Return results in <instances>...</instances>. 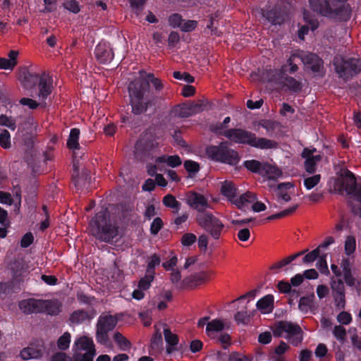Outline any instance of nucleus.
Segmentation results:
<instances>
[{
    "label": "nucleus",
    "mask_w": 361,
    "mask_h": 361,
    "mask_svg": "<svg viewBox=\"0 0 361 361\" xmlns=\"http://www.w3.org/2000/svg\"><path fill=\"white\" fill-rule=\"evenodd\" d=\"M150 83L152 85L155 93L159 94L163 90L162 81L155 78L153 73L147 74L146 79L140 82H130L128 90L130 98L132 113L135 115H140L152 106H156L161 99L159 95H155L150 90Z\"/></svg>",
    "instance_id": "1"
},
{
    "label": "nucleus",
    "mask_w": 361,
    "mask_h": 361,
    "mask_svg": "<svg viewBox=\"0 0 361 361\" xmlns=\"http://www.w3.org/2000/svg\"><path fill=\"white\" fill-rule=\"evenodd\" d=\"M348 0H309L310 8L327 18L347 22L352 16V7Z\"/></svg>",
    "instance_id": "2"
},
{
    "label": "nucleus",
    "mask_w": 361,
    "mask_h": 361,
    "mask_svg": "<svg viewBox=\"0 0 361 361\" xmlns=\"http://www.w3.org/2000/svg\"><path fill=\"white\" fill-rule=\"evenodd\" d=\"M92 235L98 240L111 243L118 234V226L111 222L108 209L98 212L90 221Z\"/></svg>",
    "instance_id": "3"
},
{
    "label": "nucleus",
    "mask_w": 361,
    "mask_h": 361,
    "mask_svg": "<svg viewBox=\"0 0 361 361\" xmlns=\"http://www.w3.org/2000/svg\"><path fill=\"white\" fill-rule=\"evenodd\" d=\"M207 157L214 162L236 166L241 159L239 153L229 147L227 141L221 142L218 145H208L205 149Z\"/></svg>",
    "instance_id": "4"
},
{
    "label": "nucleus",
    "mask_w": 361,
    "mask_h": 361,
    "mask_svg": "<svg viewBox=\"0 0 361 361\" xmlns=\"http://www.w3.org/2000/svg\"><path fill=\"white\" fill-rule=\"evenodd\" d=\"M341 188L357 202L352 205L351 212L361 219V184H357L355 175L348 169L341 173Z\"/></svg>",
    "instance_id": "5"
},
{
    "label": "nucleus",
    "mask_w": 361,
    "mask_h": 361,
    "mask_svg": "<svg viewBox=\"0 0 361 361\" xmlns=\"http://www.w3.org/2000/svg\"><path fill=\"white\" fill-rule=\"evenodd\" d=\"M197 224L207 231L214 240L219 239L224 224L212 212L200 213L196 216Z\"/></svg>",
    "instance_id": "6"
},
{
    "label": "nucleus",
    "mask_w": 361,
    "mask_h": 361,
    "mask_svg": "<svg viewBox=\"0 0 361 361\" xmlns=\"http://www.w3.org/2000/svg\"><path fill=\"white\" fill-rule=\"evenodd\" d=\"M117 322L118 320L115 316L100 315L97 323V341L102 345H106L109 341L108 334L115 328Z\"/></svg>",
    "instance_id": "7"
},
{
    "label": "nucleus",
    "mask_w": 361,
    "mask_h": 361,
    "mask_svg": "<svg viewBox=\"0 0 361 361\" xmlns=\"http://www.w3.org/2000/svg\"><path fill=\"white\" fill-rule=\"evenodd\" d=\"M336 73L339 77L348 80L361 73V59L350 58L343 60L341 63L335 65Z\"/></svg>",
    "instance_id": "8"
},
{
    "label": "nucleus",
    "mask_w": 361,
    "mask_h": 361,
    "mask_svg": "<svg viewBox=\"0 0 361 361\" xmlns=\"http://www.w3.org/2000/svg\"><path fill=\"white\" fill-rule=\"evenodd\" d=\"M273 334L275 337H281L283 333H286V338H290L291 335L302 333L300 326L288 321H279L272 327Z\"/></svg>",
    "instance_id": "9"
},
{
    "label": "nucleus",
    "mask_w": 361,
    "mask_h": 361,
    "mask_svg": "<svg viewBox=\"0 0 361 361\" xmlns=\"http://www.w3.org/2000/svg\"><path fill=\"white\" fill-rule=\"evenodd\" d=\"M186 202L192 208L197 211V214L207 212L209 207L207 199L200 193L195 191L189 192L186 195Z\"/></svg>",
    "instance_id": "10"
},
{
    "label": "nucleus",
    "mask_w": 361,
    "mask_h": 361,
    "mask_svg": "<svg viewBox=\"0 0 361 361\" xmlns=\"http://www.w3.org/2000/svg\"><path fill=\"white\" fill-rule=\"evenodd\" d=\"M94 54L97 61L102 64L110 63L114 57L110 44L105 41H101L96 46Z\"/></svg>",
    "instance_id": "11"
},
{
    "label": "nucleus",
    "mask_w": 361,
    "mask_h": 361,
    "mask_svg": "<svg viewBox=\"0 0 361 361\" xmlns=\"http://www.w3.org/2000/svg\"><path fill=\"white\" fill-rule=\"evenodd\" d=\"M38 73L30 72L27 66H20L18 69V79L25 89H32L39 80Z\"/></svg>",
    "instance_id": "12"
},
{
    "label": "nucleus",
    "mask_w": 361,
    "mask_h": 361,
    "mask_svg": "<svg viewBox=\"0 0 361 361\" xmlns=\"http://www.w3.org/2000/svg\"><path fill=\"white\" fill-rule=\"evenodd\" d=\"M227 134L228 139L231 141L237 144L250 146L255 133L241 128H231L228 129Z\"/></svg>",
    "instance_id": "13"
},
{
    "label": "nucleus",
    "mask_w": 361,
    "mask_h": 361,
    "mask_svg": "<svg viewBox=\"0 0 361 361\" xmlns=\"http://www.w3.org/2000/svg\"><path fill=\"white\" fill-rule=\"evenodd\" d=\"M305 51L300 49L291 53L286 63L282 66V71L290 74L296 73L298 71V64L305 62Z\"/></svg>",
    "instance_id": "14"
},
{
    "label": "nucleus",
    "mask_w": 361,
    "mask_h": 361,
    "mask_svg": "<svg viewBox=\"0 0 361 361\" xmlns=\"http://www.w3.org/2000/svg\"><path fill=\"white\" fill-rule=\"evenodd\" d=\"M43 299L33 298L23 299L19 301L18 307L25 314L42 313Z\"/></svg>",
    "instance_id": "15"
},
{
    "label": "nucleus",
    "mask_w": 361,
    "mask_h": 361,
    "mask_svg": "<svg viewBox=\"0 0 361 361\" xmlns=\"http://www.w3.org/2000/svg\"><path fill=\"white\" fill-rule=\"evenodd\" d=\"M304 59L303 65L305 68L310 69L316 75H320L323 72L324 61L317 54L305 51Z\"/></svg>",
    "instance_id": "16"
},
{
    "label": "nucleus",
    "mask_w": 361,
    "mask_h": 361,
    "mask_svg": "<svg viewBox=\"0 0 361 361\" xmlns=\"http://www.w3.org/2000/svg\"><path fill=\"white\" fill-rule=\"evenodd\" d=\"M90 172L87 169H83L81 172L75 164H73V171L72 173V183L76 190H82L83 188L90 185Z\"/></svg>",
    "instance_id": "17"
},
{
    "label": "nucleus",
    "mask_w": 361,
    "mask_h": 361,
    "mask_svg": "<svg viewBox=\"0 0 361 361\" xmlns=\"http://www.w3.org/2000/svg\"><path fill=\"white\" fill-rule=\"evenodd\" d=\"M52 79L49 75L42 73L38 81V94L39 101L47 103L46 100L52 92Z\"/></svg>",
    "instance_id": "18"
},
{
    "label": "nucleus",
    "mask_w": 361,
    "mask_h": 361,
    "mask_svg": "<svg viewBox=\"0 0 361 361\" xmlns=\"http://www.w3.org/2000/svg\"><path fill=\"white\" fill-rule=\"evenodd\" d=\"M262 16L272 25H281L285 21V15L279 6H274L271 8L263 11Z\"/></svg>",
    "instance_id": "19"
},
{
    "label": "nucleus",
    "mask_w": 361,
    "mask_h": 361,
    "mask_svg": "<svg viewBox=\"0 0 361 361\" xmlns=\"http://www.w3.org/2000/svg\"><path fill=\"white\" fill-rule=\"evenodd\" d=\"M96 314L95 310L92 308L90 311H85L84 310H77L73 311L70 317L69 322L73 324H80L87 320H90Z\"/></svg>",
    "instance_id": "20"
},
{
    "label": "nucleus",
    "mask_w": 361,
    "mask_h": 361,
    "mask_svg": "<svg viewBox=\"0 0 361 361\" xmlns=\"http://www.w3.org/2000/svg\"><path fill=\"white\" fill-rule=\"evenodd\" d=\"M164 335L165 341L168 345L166 347V353L168 354H171L174 351L180 350L181 345L178 347L179 342L178 335L173 334L171 331L168 328H165L164 329Z\"/></svg>",
    "instance_id": "21"
},
{
    "label": "nucleus",
    "mask_w": 361,
    "mask_h": 361,
    "mask_svg": "<svg viewBox=\"0 0 361 361\" xmlns=\"http://www.w3.org/2000/svg\"><path fill=\"white\" fill-rule=\"evenodd\" d=\"M20 288L16 279H13L6 282H0V298H5L13 293H18Z\"/></svg>",
    "instance_id": "22"
},
{
    "label": "nucleus",
    "mask_w": 361,
    "mask_h": 361,
    "mask_svg": "<svg viewBox=\"0 0 361 361\" xmlns=\"http://www.w3.org/2000/svg\"><path fill=\"white\" fill-rule=\"evenodd\" d=\"M274 296L271 294H268L257 302L256 307L262 314H269L272 312L274 310Z\"/></svg>",
    "instance_id": "23"
},
{
    "label": "nucleus",
    "mask_w": 361,
    "mask_h": 361,
    "mask_svg": "<svg viewBox=\"0 0 361 361\" xmlns=\"http://www.w3.org/2000/svg\"><path fill=\"white\" fill-rule=\"evenodd\" d=\"M42 313L56 316L61 312V304L57 300H43Z\"/></svg>",
    "instance_id": "24"
},
{
    "label": "nucleus",
    "mask_w": 361,
    "mask_h": 361,
    "mask_svg": "<svg viewBox=\"0 0 361 361\" xmlns=\"http://www.w3.org/2000/svg\"><path fill=\"white\" fill-rule=\"evenodd\" d=\"M277 145L278 144L276 141L264 137H257L255 134H254V138H252L250 145L251 147L261 149L276 148Z\"/></svg>",
    "instance_id": "25"
},
{
    "label": "nucleus",
    "mask_w": 361,
    "mask_h": 361,
    "mask_svg": "<svg viewBox=\"0 0 361 361\" xmlns=\"http://www.w3.org/2000/svg\"><path fill=\"white\" fill-rule=\"evenodd\" d=\"M221 193L227 197L229 201L233 202V200L237 195V188L231 181H224L221 187Z\"/></svg>",
    "instance_id": "26"
},
{
    "label": "nucleus",
    "mask_w": 361,
    "mask_h": 361,
    "mask_svg": "<svg viewBox=\"0 0 361 361\" xmlns=\"http://www.w3.org/2000/svg\"><path fill=\"white\" fill-rule=\"evenodd\" d=\"M43 355V350L41 348H35L32 346H29L23 348L20 353L23 360H27L30 359H38Z\"/></svg>",
    "instance_id": "27"
},
{
    "label": "nucleus",
    "mask_w": 361,
    "mask_h": 361,
    "mask_svg": "<svg viewBox=\"0 0 361 361\" xmlns=\"http://www.w3.org/2000/svg\"><path fill=\"white\" fill-rule=\"evenodd\" d=\"M155 162L157 164H166L172 168H176L182 164L181 159L178 155H162L158 157L156 159Z\"/></svg>",
    "instance_id": "28"
},
{
    "label": "nucleus",
    "mask_w": 361,
    "mask_h": 361,
    "mask_svg": "<svg viewBox=\"0 0 361 361\" xmlns=\"http://www.w3.org/2000/svg\"><path fill=\"white\" fill-rule=\"evenodd\" d=\"M257 196L255 194L247 192L241 195L238 198L234 200L233 203L240 209H243L246 207L247 203H252L257 200Z\"/></svg>",
    "instance_id": "29"
},
{
    "label": "nucleus",
    "mask_w": 361,
    "mask_h": 361,
    "mask_svg": "<svg viewBox=\"0 0 361 361\" xmlns=\"http://www.w3.org/2000/svg\"><path fill=\"white\" fill-rule=\"evenodd\" d=\"M283 78L284 79L283 86L287 87L289 91L298 93L302 90V85L300 81L297 80L291 76L286 75Z\"/></svg>",
    "instance_id": "30"
},
{
    "label": "nucleus",
    "mask_w": 361,
    "mask_h": 361,
    "mask_svg": "<svg viewBox=\"0 0 361 361\" xmlns=\"http://www.w3.org/2000/svg\"><path fill=\"white\" fill-rule=\"evenodd\" d=\"M305 251H302L294 255H290L288 257H286L281 261H279L274 264H273L270 267V269L274 271L276 273L279 272V271L286 265L289 264L292 262H293L296 258L299 256L303 255Z\"/></svg>",
    "instance_id": "31"
},
{
    "label": "nucleus",
    "mask_w": 361,
    "mask_h": 361,
    "mask_svg": "<svg viewBox=\"0 0 361 361\" xmlns=\"http://www.w3.org/2000/svg\"><path fill=\"white\" fill-rule=\"evenodd\" d=\"M343 279L346 285L349 287L354 288L357 295H361V278L355 277L353 274H345Z\"/></svg>",
    "instance_id": "32"
},
{
    "label": "nucleus",
    "mask_w": 361,
    "mask_h": 361,
    "mask_svg": "<svg viewBox=\"0 0 361 361\" xmlns=\"http://www.w3.org/2000/svg\"><path fill=\"white\" fill-rule=\"evenodd\" d=\"M224 329V323L220 319H213L207 323L206 332L209 336H212L214 333L219 332Z\"/></svg>",
    "instance_id": "33"
},
{
    "label": "nucleus",
    "mask_w": 361,
    "mask_h": 361,
    "mask_svg": "<svg viewBox=\"0 0 361 361\" xmlns=\"http://www.w3.org/2000/svg\"><path fill=\"white\" fill-rule=\"evenodd\" d=\"M74 345L77 349L85 351L95 349L92 339L85 336L75 341Z\"/></svg>",
    "instance_id": "34"
},
{
    "label": "nucleus",
    "mask_w": 361,
    "mask_h": 361,
    "mask_svg": "<svg viewBox=\"0 0 361 361\" xmlns=\"http://www.w3.org/2000/svg\"><path fill=\"white\" fill-rule=\"evenodd\" d=\"M80 137V130L78 128H72L71 130L68 140L67 147L70 149H78L80 147L78 142Z\"/></svg>",
    "instance_id": "35"
},
{
    "label": "nucleus",
    "mask_w": 361,
    "mask_h": 361,
    "mask_svg": "<svg viewBox=\"0 0 361 361\" xmlns=\"http://www.w3.org/2000/svg\"><path fill=\"white\" fill-rule=\"evenodd\" d=\"M163 204L169 208L173 209V213H178L180 209L181 203L178 202L173 195L168 194L164 197L162 200Z\"/></svg>",
    "instance_id": "36"
},
{
    "label": "nucleus",
    "mask_w": 361,
    "mask_h": 361,
    "mask_svg": "<svg viewBox=\"0 0 361 361\" xmlns=\"http://www.w3.org/2000/svg\"><path fill=\"white\" fill-rule=\"evenodd\" d=\"M243 166L252 173L262 174L264 164L259 161L251 159L245 161Z\"/></svg>",
    "instance_id": "37"
},
{
    "label": "nucleus",
    "mask_w": 361,
    "mask_h": 361,
    "mask_svg": "<svg viewBox=\"0 0 361 361\" xmlns=\"http://www.w3.org/2000/svg\"><path fill=\"white\" fill-rule=\"evenodd\" d=\"M114 339L120 350L127 351L131 347L130 342L123 336L120 332H116L114 335Z\"/></svg>",
    "instance_id": "38"
},
{
    "label": "nucleus",
    "mask_w": 361,
    "mask_h": 361,
    "mask_svg": "<svg viewBox=\"0 0 361 361\" xmlns=\"http://www.w3.org/2000/svg\"><path fill=\"white\" fill-rule=\"evenodd\" d=\"M322 159V156L319 154L312 157L311 158L305 159L304 166L305 171L310 174L315 173L317 170V163Z\"/></svg>",
    "instance_id": "39"
},
{
    "label": "nucleus",
    "mask_w": 361,
    "mask_h": 361,
    "mask_svg": "<svg viewBox=\"0 0 361 361\" xmlns=\"http://www.w3.org/2000/svg\"><path fill=\"white\" fill-rule=\"evenodd\" d=\"M262 174L267 175L269 179H275L281 176V171L269 164L264 163Z\"/></svg>",
    "instance_id": "40"
},
{
    "label": "nucleus",
    "mask_w": 361,
    "mask_h": 361,
    "mask_svg": "<svg viewBox=\"0 0 361 361\" xmlns=\"http://www.w3.org/2000/svg\"><path fill=\"white\" fill-rule=\"evenodd\" d=\"M292 187H293V185L290 183H279L277 185V190H278L277 197H278V198L281 199L286 202H289L291 200L290 196L286 192H284V190L290 189Z\"/></svg>",
    "instance_id": "41"
},
{
    "label": "nucleus",
    "mask_w": 361,
    "mask_h": 361,
    "mask_svg": "<svg viewBox=\"0 0 361 361\" xmlns=\"http://www.w3.org/2000/svg\"><path fill=\"white\" fill-rule=\"evenodd\" d=\"M20 104L23 106H27L30 109L34 110L38 108L39 106L44 108L47 106V104L44 103L41 101L37 102V101L27 97H23L19 101Z\"/></svg>",
    "instance_id": "42"
},
{
    "label": "nucleus",
    "mask_w": 361,
    "mask_h": 361,
    "mask_svg": "<svg viewBox=\"0 0 361 361\" xmlns=\"http://www.w3.org/2000/svg\"><path fill=\"white\" fill-rule=\"evenodd\" d=\"M227 126H225L222 123L217 122L209 125V130L217 135H222L228 138V129H226Z\"/></svg>",
    "instance_id": "43"
},
{
    "label": "nucleus",
    "mask_w": 361,
    "mask_h": 361,
    "mask_svg": "<svg viewBox=\"0 0 361 361\" xmlns=\"http://www.w3.org/2000/svg\"><path fill=\"white\" fill-rule=\"evenodd\" d=\"M160 263L161 259L159 256L156 253L153 254L147 262L146 272L155 276V267L159 266Z\"/></svg>",
    "instance_id": "44"
},
{
    "label": "nucleus",
    "mask_w": 361,
    "mask_h": 361,
    "mask_svg": "<svg viewBox=\"0 0 361 361\" xmlns=\"http://www.w3.org/2000/svg\"><path fill=\"white\" fill-rule=\"evenodd\" d=\"M356 249V240L353 235H348L344 244L345 254L348 256L353 254Z\"/></svg>",
    "instance_id": "45"
},
{
    "label": "nucleus",
    "mask_w": 361,
    "mask_h": 361,
    "mask_svg": "<svg viewBox=\"0 0 361 361\" xmlns=\"http://www.w3.org/2000/svg\"><path fill=\"white\" fill-rule=\"evenodd\" d=\"M183 165L190 177L195 176L200 169L199 163L192 160L185 161Z\"/></svg>",
    "instance_id": "46"
},
{
    "label": "nucleus",
    "mask_w": 361,
    "mask_h": 361,
    "mask_svg": "<svg viewBox=\"0 0 361 361\" xmlns=\"http://www.w3.org/2000/svg\"><path fill=\"white\" fill-rule=\"evenodd\" d=\"M314 298V295L310 296H303L301 297L299 301L298 307L299 309L304 312H307L310 307L313 303V298Z\"/></svg>",
    "instance_id": "47"
},
{
    "label": "nucleus",
    "mask_w": 361,
    "mask_h": 361,
    "mask_svg": "<svg viewBox=\"0 0 361 361\" xmlns=\"http://www.w3.org/2000/svg\"><path fill=\"white\" fill-rule=\"evenodd\" d=\"M154 279V275L149 274L147 272L145 273L144 277L141 278L138 282V288L140 289L147 290L151 286V283Z\"/></svg>",
    "instance_id": "48"
},
{
    "label": "nucleus",
    "mask_w": 361,
    "mask_h": 361,
    "mask_svg": "<svg viewBox=\"0 0 361 361\" xmlns=\"http://www.w3.org/2000/svg\"><path fill=\"white\" fill-rule=\"evenodd\" d=\"M71 338V334L69 332H65L57 341L58 348L61 350H67L70 346Z\"/></svg>",
    "instance_id": "49"
},
{
    "label": "nucleus",
    "mask_w": 361,
    "mask_h": 361,
    "mask_svg": "<svg viewBox=\"0 0 361 361\" xmlns=\"http://www.w3.org/2000/svg\"><path fill=\"white\" fill-rule=\"evenodd\" d=\"M334 304L338 310H344L345 307V295L344 293H333Z\"/></svg>",
    "instance_id": "50"
},
{
    "label": "nucleus",
    "mask_w": 361,
    "mask_h": 361,
    "mask_svg": "<svg viewBox=\"0 0 361 361\" xmlns=\"http://www.w3.org/2000/svg\"><path fill=\"white\" fill-rule=\"evenodd\" d=\"M96 355V350H90L85 351L84 353H77L74 356L75 361H93V359Z\"/></svg>",
    "instance_id": "51"
},
{
    "label": "nucleus",
    "mask_w": 361,
    "mask_h": 361,
    "mask_svg": "<svg viewBox=\"0 0 361 361\" xmlns=\"http://www.w3.org/2000/svg\"><path fill=\"white\" fill-rule=\"evenodd\" d=\"M0 146L4 149H9L11 146V135L6 129H3L0 132Z\"/></svg>",
    "instance_id": "52"
},
{
    "label": "nucleus",
    "mask_w": 361,
    "mask_h": 361,
    "mask_svg": "<svg viewBox=\"0 0 361 361\" xmlns=\"http://www.w3.org/2000/svg\"><path fill=\"white\" fill-rule=\"evenodd\" d=\"M298 207V205L295 204L293 207H290L288 209L283 210L281 212L269 216L267 218V219L268 221H272V220H274L276 219H280V218H283L284 216H288V215L293 214L297 209Z\"/></svg>",
    "instance_id": "53"
},
{
    "label": "nucleus",
    "mask_w": 361,
    "mask_h": 361,
    "mask_svg": "<svg viewBox=\"0 0 361 361\" xmlns=\"http://www.w3.org/2000/svg\"><path fill=\"white\" fill-rule=\"evenodd\" d=\"M320 180V174L314 175L312 176L305 178L304 185L307 190H311L319 183Z\"/></svg>",
    "instance_id": "54"
},
{
    "label": "nucleus",
    "mask_w": 361,
    "mask_h": 361,
    "mask_svg": "<svg viewBox=\"0 0 361 361\" xmlns=\"http://www.w3.org/2000/svg\"><path fill=\"white\" fill-rule=\"evenodd\" d=\"M0 126H6L11 130H15L16 128L15 119L4 114L0 116Z\"/></svg>",
    "instance_id": "55"
},
{
    "label": "nucleus",
    "mask_w": 361,
    "mask_h": 361,
    "mask_svg": "<svg viewBox=\"0 0 361 361\" xmlns=\"http://www.w3.org/2000/svg\"><path fill=\"white\" fill-rule=\"evenodd\" d=\"M303 19L305 23L310 25L312 31L317 30L319 27L318 20L315 18L312 17L310 14V12L306 10H304L303 11Z\"/></svg>",
    "instance_id": "56"
},
{
    "label": "nucleus",
    "mask_w": 361,
    "mask_h": 361,
    "mask_svg": "<svg viewBox=\"0 0 361 361\" xmlns=\"http://www.w3.org/2000/svg\"><path fill=\"white\" fill-rule=\"evenodd\" d=\"M66 9L75 14L78 13L80 11L79 3L76 0H67L63 4Z\"/></svg>",
    "instance_id": "57"
},
{
    "label": "nucleus",
    "mask_w": 361,
    "mask_h": 361,
    "mask_svg": "<svg viewBox=\"0 0 361 361\" xmlns=\"http://www.w3.org/2000/svg\"><path fill=\"white\" fill-rule=\"evenodd\" d=\"M173 76L177 80H182L188 83H192L195 81V78L187 72L181 73L180 71H174Z\"/></svg>",
    "instance_id": "58"
},
{
    "label": "nucleus",
    "mask_w": 361,
    "mask_h": 361,
    "mask_svg": "<svg viewBox=\"0 0 361 361\" xmlns=\"http://www.w3.org/2000/svg\"><path fill=\"white\" fill-rule=\"evenodd\" d=\"M183 23V18L181 15L178 13H173L169 18V24L173 28L181 27Z\"/></svg>",
    "instance_id": "59"
},
{
    "label": "nucleus",
    "mask_w": 361,
    "mask_h": 361,
    "mask_svg": "<svg viewBox=\"0 0 361 361\" xmlns=\"http://www.w3.org/2000/svg\"><path fill=\"white\" fill-rule=\"evenodd\" d=\"M234 319L238 324H246L250 321V315L247 311H238L235 314Z\"/></svg>",
    "instance_id": "60"
},
{
    "label": "nucleus",
    "mask_w": 361,
    "mask_h": 361,
    "mask_svg": "<svg viewBox=\"0 0 361 361\" xmlns=\"http://www.w3.org/2000/svg\"><path fill=\"white\" fill-rule=\"evenodd\" d=\"M164 223L160 217H156L150 226V232L152 235H157L162 228Z\"/></svg>",
    "instance_id": "61"
},
{
    "label": "nucleus",
    "mask_w": 361,
    "mask_h": 361,
    "mask_svg": "<svg viewBox=\"0 0 361 361\" xmlns=\"http://www.w3.org/2000/svg\"><path fill=\"white\" fill-rule=\"evenodd\" d=\"M197 240V237L195 234L187 233L183 235L181 238V243L184 246H190Z\"/></svg>",
    "instance_id": "62"
},
{
    "label": "nucleus",
    "mask_w": 361,
    "mask_h": 361,
    "mask_svg": "<svg viewBox=\"0 0 361 361\" xmlns=\"http://www.w3.org/2000/svg\"><path fill=\"white\" fill-rule=\"evenodd\" d=\"M252 359L245 355L238 352H232L229 356L228 361H252Z\"/></svg>",
    "instance_id": "63"
},
{
    "label": "nucleus",
    "mask_w": 361,
    "mask_h": 361,
    "mask_svg": "<svg viewBox=\"0 0 361 361\" xmlns=\"http://www.w3.org/2000/svg\"><path fill=\"white\" fill-rule=\"evenodd\" d=\"M337 321L344 325H348L352 322V316L350 313L342 311L337 316Z\"/></svg>",
    "instance_id": "64"
}]
</instances>
